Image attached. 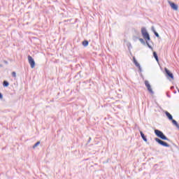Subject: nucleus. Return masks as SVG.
Masks as SVG:
<instances>
[{"instance_id": "f3484780", "label": "nucleus", "mask_w": 179, "mask_h": 179, "mask_svg": "<svg viewBox=\"0 0 179 179\" xmlns=\"http://www.w3.org/2000/svg\"><path fill=\"white\" fill-rule=\"evenodd\" d=\"M3 87H8V86H9V82L8 80H4L3 82Z\"/></svg>"}, {"instance_id": "b1692460", "label": "nucleus", "mask_w": 179, "mask_h": 179, "mask_svg": "<svg viewBox=\"0 0 179 179\" xmlns=\"http://www.w3.org/2000/svg\"><path fill=\"white\" fill-rule=\"evenodd\" d=\"M170 89H171V90H174V86H171V87H170Z\"/></svg>"}, {"instance_id": "4be33fe9", "label": "nucleus", "mask_w": 179, "mask_h": 179, "mask_svg": "<svg viewBox=\"0 0 179 179\" xmlns=\"http://www.w3.org/2000/svg\"><path fill=\"white\" fill-rule=\"evenodd\" d=\"M92 141V137H90L89 138V140H88V141H87V143H90V141Z\"/></svg>"}, {"instance_id": "9d476101", "label": "nucleus", "mask_w": 179, "mask_h": 179, "mask_svg": "<svg viewBox=\"0 0 179 179\" xmlns=\"http://www.w3.org/2000/svg\"><path fill=\"white\" fill-rule=\"evenodd\" d=\"M168 3H169L171 9H173V10H178V6L176 4V3L171 1H168Z\"/></svg>"}, {"instance_id": "20e7f679", "label": "nucleus", "mask_w": 179, "mask_h": 179, "mask_svg": "<svg viewBox=\"0 0 179 179\" xmlns=\"http://www.w3.org/2000/svg\"><path fill=\"white\" fill-rule=\"evenodd\" d=\"M155 142H157L159 145H161V146H164V148H170V144L167 143V142L159 138H155Z\"/></svg>"}, {"instance_id": "0eeeda50", "label": "nucleus", "mask_w": 179, "mask_h": 179, "mask_svg": "<svg viewBox=\"0 0 179 179\" xmlns=\"http://www.w3.org/2000/svg\"><path fill=\"white\" fill-rule=\"evenodd\" d=\"M144 83L145 87H147L148 92H149L150 94H155V92H153V90L152 89V86L150 85V83H149V81L145 80Z\"/></svg>"}, {"instance_id": "dca6fc26", "label": "nucleus", "mask_w": 179, "mask_h": 179, "mask_svg": "<svg viewBox=\"0 0 179 179\" xmlns=\"http://www.w3.org/2000/svg\"><path fill=\"white\" fill-rule=\"evenodd\" d=\"M153 57L157 61V62H159V56L157 55V52H153Z\"/></svg>"}, {"instance_id": "9b49d317", "label": "nucleus", "mask_w": 179, "mask_h": 179, "mask_svg": "<svg viewBox=\"0 0 179 179\" xmlns=\"http://www.w3.org/2000/svg\"><path fill=\"white\" fill-rule=\"evenodd\" d=\"M140 135H141L143 141H144V142H148V138L146 137L145 134H143V131H140Z\"/></svg>"}, {"instance_id": "6e6552de", "label": "nucleus", "mask_w": 179, "mask_h": 179, "mask_svg": "<svg viewBox=\"0 0 179 179\" xmlns=\"http://www.w3.org/2000/svg\"><path fill=\"white\" fill-rule=\"evenodd\" d=\"M28 62L31 66V68H34L36 66V62H34V59L30 55L28 56Z\"/></svg>"}, {"instance_id": "a878e982", "label": "nucleus", "mask_w": 179, "mask_h": 179, "mask_svg": "<svg viewBox=\"0 0 179 179\" xmlns=\"http://www.w3.org/2000/svg\"><path fill=\"white\" fill-rule=\"evenodd\" d=\"M3 97V95H2V94H1V100H2Z\"/></svg>"}, {"instance_id": "f8f14e48", "label": "nucleus", "mask_w": 179, "mask_h": 179, "mask_svg": "<svg viewBox=\"0 0 179 179\" xmlns=\"http://www.w3.org/2000/svg\"><path fill=\"white\" fill-rule=\"evenodd\" d=\"M165 115H166L169 121H171L173 120V115L170 113H169V111H165Z\"/></svg>"}, {"instance_id": "412c9836", "label": "nucleus", "mask_w": 179, "mask_h": 179, "mask_svg": "<svg viewBox=\"0 0 179 179\" xmlns=\"http://www.w3.org/2000/svg\"><path fill=\"white\" fill-rule=\"evenodd\" d=\"M80 73H82V71H79V72L78 73V75H79L80 78H82V76H81Z\"/></svg>"}, {"instance_id": "4468645a", "label": "nucleus", "mask_w": 179, "mask_h": 179, "mask_svg": "<svg viewBox=\"0 0 179 179\" xmlns=\"http://www.w3.org/2000/svg\"><path fill=\"white\" fill-rule=\"evenodd\" d=\"M172 123L173 124V125H175L176 127V128H178V129H179V124L178 122H177V120L172 119Z\"/></svg>"}, {"instance_id": "bb28decb", "label": "nucleus", "mask_w": 179, "mask_h": 179, "mask_svg": "<svg viewBox=\"0 0 179 179\" xmlns=\"http://www.w3.org/2000/svg\"><path fill=\"white\" fill-rule=\"evenodd\" d=\"M173 93L176 94V93H177V91H174Z\"/></svg>"}, {"instance_id": "c756f323", "label": "nucleus", "mask_w": 179, "mask_h": 179, "mask_svg": "<svg viewBox=\"0 0 179 179\" xmlns=\"http://www.w3.org/2000/svg\"><path fill=\"white\" fill-rule=\"evenodd\" d=\"M171 150H173V148H171Z\"/></svg>"}, {"instance_id": "aec40b11", "label": "nucleus", "mask_w": 179, "mask_h": 179, "mask_svg": "<svg viewBox=\"0 0 179 179\" xmlns=\"http://www.w3.org/2000/svg\"><path fill=\"white\" fill-rule=\"evenodd\" d=\"M173 148H175L176 149H178V146H177V145H176L175 143L173 144Z\"/></svg>"}, {"instance_id": "1a4fd4ad", "label": "nucleus", "mask_w": 179, "mask_h": 179, "mask_svg": "<svg viewBox=\"0 0 179 179\" xmlns=\"http://www.w3.org/2000/svg\"><path fill=\"white\" fill-rule=\"evenodd\" d=\"M133 62L134 65L136 66V68H138V72H142V67L141 66V64L138 62L135 57H133Z\"/></svg>"}, {"instance_id": "ddd939ff", "label": "nucleus", "mask_w": 179, "mask_h": 179, "mask_svg": "<svg viewBox=\"0 0 179 179\" xmlns=\"http://www.w3.org/2000/svg\"><path fill=\"white\" fill-rule=\"evenodd\" d=\"M151 29H152V31H153L155 36H156L157 38L160 37V35H159V33H157V31H156V29H155V27H152Z\"/></svg>"}, {"instance_id": "423d86ee", "label": "nucleus", "mask_w": 179, "mask_h": 179, "mask_svg": "<svg viewBox=\"0 0 179 179\" xmlns=\"http://www.w3.org/2000/svg\"><path fill=\"white\" fill-rule=\"evenodd\" d=\"M144 83L145 87H147L148 92H149L150 94H155V92H153V90L152 89V86L150 85V83H149V81L145 80Z\"/></svg>"}, {"instance_id": "6ab92c4d", "label": "nucleus", "mask_w": 179, "mask_h": 179, "mask_svg": "<svg viewBox=\"0 0 179 179\" xmlns=\"http://www.w3.org/2000/svg\"><path fill=\"white\" fill-rule=\"evenodd\" d=\"M12 76H13V78H16V72L13 71L12 72Z\"/></svg>"}, {"instance_id": "39448f33", "label": "nucleus", "mask_w": 179, "mask_h": 179, "mask_svg": "<svg viewBox=\"0 0 179 179\" xmlns=\"http://www.w3.org/2000/svg\"><path fill=\"white\" fill-rule=\"evenodd\" d=\"M164 71L167 79H174V75L170 71V70H169L167 68H165Z\"/></svg>"}, {"instance_id": "f03ea898", "label": "nucleus", "mask_w": 179, "mask_h": 179, "mask_svg": "<svg viewBox=\"0 0 179 179\" xmlns=\"http://www.w3.org/2000/svg\"><path fill=\"white\" fill-rule=\"evenodd\" d=\"M154 132H155L156 136H157L158 138H160V139H162V141H168V142H170V139H169V138H167V136H166V135H164L163 131H162L157 129H155L154 130Z\"/></svg>"}, {"instance_id": "c85d7f7f", "label": "nucleus", "mask_w": 179, "mask_h": 179, "mask_svg": "<svg viewBox=\"0 0 179 179\" xmlns=\"http://www.w3.org/2000/svg\"><path fill=\"white\" fill-rule=\"evenodd\" d=\"M0 99H1V92H0Z\"/></svg>"}, {"instance_id": "cd10ccee", "label": "nucleus", "mask_w": 179, "mask_h": 179, "mask_svg": "<svg viewBox=\"0 0 179 179\" xmlns=\"http://www.w3.org/2000/svg\"><path fill=\"white\" fill-rule=\"evenodd\" d=\"M129 47H132V45H131V43H129Z\"/></svg>"}, {"instance_id": "a211bd4d", "label": "nucleus", "mask_w": 179, "mask_h": 179, "mask_svg": "<svg viewBox=\"0 0 179 179\" xmlns=\"http://www.w3.org/2000/svg\"><path fill=\"white\" fill-rule=\"evenodd\" d=\"M38 145H40V141L36 142L34 145H33V149H36V148H37V146H38Z\"/></svg>"}, {"instance_id": "f257e3e1", "label": "nucleus", "mask_w": 179, "mask_h": 179, "mask_svg": "<svg viewBox=\"0 0 179 179\" xmlns=\"http://www.w3.org/2000/svg\"><path fill=\"white\" fill-rule=\"evenodd\" d=\"M141 34L143 38H138V36H134V38H135L136 40L138 39L141 44H143V45H148V48H150V50H153L152 45L149 44V41H150V35L149 34V32H148L146 27L141 28Z\"/></svg>"}, {"instance_id": "5701e85b", "label": "nucleus", "mask_w": 179, "mask_h": 179, "mask_svg": "<svg viewBox=\"0 0 179 179\" xmlns=\"http://www.w3.org/2000/svg\"><path fill=\"white\" fill-rule=\"evenodd\" d=\"M3 62L6 64V65H8V62L6 60H3Z\"/></svg>"}, {"instance_id": "2eb2a0df", "label": "nucleus", "mask_w": 179, "mask_h": 179, "mask_svg": "<svg viewBox=\"0 0 179 179\" xmlns=\"http://www.w3.org/2000/svg\"><path fill=\"white\" fill-rule=\"evenodd\" d=\"M82 45H83V47H87V45H89V41L87 40H84L82 42Z\"/></svg>"}, {"instance_id": "393cba45", "label": "nucleus", "mask_w": 179, "mask_h": 179, "mask_svg": "<svg viewBox=\"0 0 179 179\" xmlns=\"http://www.w3.org/2000/svg\"><path fill=\"white\" fill-rule=\"evenodd\" d=\"M166 96H167V97H171V96H170V94H169V93H166Z\"/></svg>"}, {"instance_id": "7ed1b4c3", "label": "nucleus", "mask_w": 179, "mask_h": 179, "mask_svg": "<svg viewBox=\"0 0 179 179\" xmlns=\"http://www.w3.org/2000/svg\"><path fill=\"white\" fill-rule=\"evenodd\" d=\"M155 142H157L159 145H161V146H164V148H170V144L167 143V142L159 138H155Z\"/></svg>"}]
</instances>
